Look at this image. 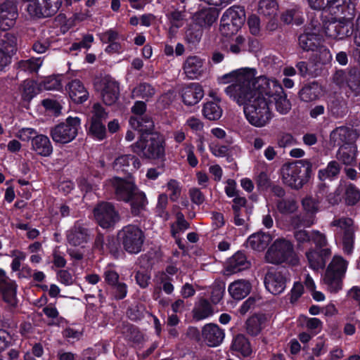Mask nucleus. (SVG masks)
<instances>
[{
    "instance_id": "nucleus-1",
    "label": "nucleus",
    "mask_w": 360,
    "mask_h": 360,
    "mask_svg": "<svg viewBox=\"0 0 360 360\" xmlns=\"http://www.w3.org/2000/svg\"><path fill=\"white\" fill-rule=\"evenodd\" d=\"M256 73L255 69H240L224 75L219 78V82L231 83L224 89L226 94L238 105L245 107L257 96L264 93V89L259 86V81L268 78L265 76L256 77Z\"/></svg>"
},
{
    "instance_id": "nucleus-2",
    "label": "nucleus",
    "mask_w": 360,
    "mask_h": 360,
    "mask_svg": "<svg viewBox=\"0 0 360 360\" xmlns=\"http://www.w3.org/2000/svg\"><path fill=\"white\" fill-rule=\"evenodd\" d=\"M312 167L313 162L309 159L285 162L280 169L281 181L286 186L298 191L309 181Z\"/></svg>"
},
{
    "instance_id": "nucleus-3",
    "label": "nucleus",
    "mask_w": 360,
    "mask_h": 360,
    "mask_svg": "<svg viewBox=\"0 0 360 360\" xmlns=\"http://www.w3.org/2000/svg\"><path fill=\"white\" fill-rule=\"evenodd\" d=\"M243 112L248 122L259 128L267 125L273 117L268 97L264 95V93L257 96L256 98L243 107Z\"/></svg>"
},
{
    "instance_id": "nucleus-4",
    "label": "nucleus",
    "mask_w": 360,
    "mask_h": 360,
    "mask_svg": "<svg viewBox=\"0 0 360 360\" xmlns=\"http://www.w3.org/2000/svg\"><path fill=\"white\" fill-rule=\"evenodd\" d=\"M264 260L275 265L283 263L296 265L298 263L292 243L285 238H278L271 243L265 253Z\"/></svg>"
},
{
    "instance_id": "nucleus-5",
    "label": "nucleus",
    "mask_w": 360,
    "mask_h": 360,
    "mask_svg": "<svg viewBox=\"0 0 360 360\" xmlns=\"http://www.w3.org/2000/svg\"><path fill=\"white\" fill-rule=\"evenodd\" d=\"M131 150L147 159H160L165 155V141L158 134H142L133 145Z\"/></svg>"
},
{
    "instance_id": "nucleus-6",
    "label": "nucleus",
    "mask_w": 360,
    "mask_h": 360,
    "mask_svg": "<svg viewBox=\"0 0 360 360\" xmlns=\"http://www.w3.org/2000/svg\"><path fill=\"white\" fill-rule=\"evenodd\" d=\"M259 86L263 89L264 95L268 97L269 104L274 101L276 110L281 115L287 114L291 109V103L282 86L275 79H260Z\"/></svg>"
},
{
    "instance_id": "nucleus-7",
    "label": "nucleus",
    "mask_w": 360,
    "mask_h": 360,
    "mask_svg": "<svg viewBox=\"0 0 360 360\" xmlns=\"http://www.w3.org/2000/svg\"><path fill=\"white\" fill-rule=\"evenodd\" d=\"M347 266L348 262L340 255H334L327 266L323 280L331 292H337L342 289Z\"/></svg>"
},
{
    "instance_id": "nucleus-8",
    "label": "nucleus",
    "mask_w": 360,
    "mask_h": 360,
    "mask_svg": "<svg viewBox=\"0 0 360 360\" xmlns=\"http://www.w3.org/2000/svg\"><path fill=\"white\" fill-rule=\"evenodd\" d=\"M330 226L338 229L336 235L340 238L342 251L345 254L351 255L354 249L356 230L354 220L346 217L335 218L330 223Z\"/></svg>"
},
{
    "instance_id": "nucleus-9",
    "label": "nucleus",
    "mask_w": 360,
    "mask_h": 360,
    "mask_svg": "<svg viewBox=\"0 0 360 360\" xmlns=\"http://www.w3.org/2000/svg\"><path fill=\"white\" fill-rule=\"evenodd\" d=\"M118 239L126 252L138 254L142 250L145 235L139 226L129 224L119 231Z\"/></svg>"
},
{
    "instance_id": "nucleus-10",
    "label": "nucleus",
    "mask_w": 360,
    "mask_h": 360,
    "mask_svg": "<svg viewBox=\"0 0 360 360\" xmlns=\"http://www.w3.org/2000/svg\"><path fill=\"white\" fill-rule=\"evenodd\" d=\"M79 127V118L69 117L65 122L52 127L50 130V136L55 143H68L75 139Z\"/></svg>"
},
{
    "instance_id": "nucleus-11",
    "label": "nucleus",
    "mask_w": 360,
    "mask_h": 360,
    "mask_svg": "<svg viewBox=\"0 0 360 360\" xmlns=\"http://www.w3.org/2000/svg\"><path fill=\"white\" fill-rule=\"evenodd\" d=\"M244 20L243 10L240 7H231L221 16L220 32L226 37L233 34L241 27Z\"/></svg>"
},
{
    "instance_id": "nucleus-12",
    "label": "nucleus",
    "mask_w": 360,
    "mask_h": 360,
    "mask_svg": "<svg viewBox=\"0 0 360 360\" xmlns=\"http://www.w3.org/2000/svg\"><path fill=\"white\" fill-rule=\"evenodd\" d=\"M67 6L70 0H64ZM63 4V0H33L27 7L28 13L33 17L47 18L56 13Z\"/></svg>"
},
{
    "instance_id": "nucleus-13",
    "label": "nucleus",
    "mask_w": 360,
    "mask_h": 360,
    "mask_svg": "<svg viewBox=\"0 0 360 360\" xmlns=\"http://www.w3.org/2000/svg\"><path fill=\"white\" fill-rule=\"evenodd\" d=\"M97 223L103 229L111 228L119 221L120 217L114 205L108 202H101L94 209Z\"/></svg>"
},
{
    "instance_id": "nucleus-14",
    "label": "nucleus",
    "mask_w": 360,
    "mask_h": 360,
    "mask_svg": "<svg viewBox=\"0 0 360 360\" xmlns=\"http://www.w3.org/2000/svg\"><path fill=\"white\" fill-rule=\"evenodd\" d=\"M102 99L105 105H111L119 98L120 87L118 83L110 77H103L101 82Z\"/></svg>"
},
{
    "instance_id": "nucleus-15",
    "label": "nucleus",
    "mask_w": 360,
    "mask_h": 360,
    "mask_svg": "<svg viewBox=\"0 0 360 360\" xmlns=\"http://www.w3.org/2000/svg\"><path fill=\"white\" fill-rule=\"evenodd\" d=\"M287 278L283 274L278 271H269L264 277L266 289L273 295L282 293L286 288Z\"/></svg>"
},
{
    "instance_id": "nucleus-16",
    "label": "nucleus",
    "mask_w": 360,
    "mask_h": 360,
    "mask_svg": "<svg viewBox=\"0 0 360 360\" xmlns=\"http://www.w3.org/2000/svg\"><path fill=\"white\" fill-rule=\"evenodd\" d=\"M309 6L315 10L330 9L333 14H344L349 7L350 0H306Z\"/></svg>"
},
{
    "instance_id": "nucleus-17",
    "label": "nucleus",
    "mask_w": 360,
    "mask_h": 360,
    "mask_svg": "<svg viewBox=\"0 0 360 360\" xmlns=\"http://www.w3.org/2000/svg\"><path fill=\"white\" fill-rule=\"evenodd\" d=\"M180 94L185 105H194L203 98L204 91L200 84L190 83L181 88Z\"/></svg>"
},
{
    "instance_id": "nucleus-18",
    "label": "nucleus",
    "mask_w": 360,
    "mask_h": 360,
    "mask_svg": "<svg viewBox=\"0 0 360 360\" xmlns=\"http://www.w3.org/2000/svg\"><path fill=\"white\" fill-rule=\"evenodd\" d=\"M89 229L80 221H77L67 234L68 243L73 246H83L89 241Z\"/></svg>"
},
{
    "instance_id": "nucleus-19",
    "label": "nucleus",
    "mask_w": 360,
    "mask_h": 360,
    "mask_svg": "<svg viewBox=\"0 0 360 360\" xmlns=\"http://www.w3.org/2000/svg\"><path fill=\"white\" fill-rule=\"evenodd\" d=\"M17 7L11 1H7L0 6V29L8 30L15 24L18 18Z\"/></svg>"
},
{
    "instance_id": "nucleus-20",
    "label": "nucleus",
    "mask_w": 360,
    "mask_h": 360,
    "mask_svg": "<svg viewBox=\"0 0 360 360\" xmlns=\"http://www.w3.org/2000/svg\"><path fill=\"white\" fill-rule=\"evenodd\" d=\"M224 331L215 323H207L202 328V336L209 347L219 345L224 338Z\"/></svg>"
},
{
    "instance_id": "nucleus-21",
    "label": "nucleus",
    "mask_w": 360,
    "mask_h": 360,
    "mask_svg": "<svg viewBox=\"0 0 360 360\" xmlns=\"http://www.w3.org/2000/svg\"><path fill=\"white\" fill-rule=\"evenodd\" d=\"M183 70L188 79H197L204 72V60L198 56L188 57L183 64Z\"/></svg>"
},
{
    "instance_id": "nucleus-22",
    "label": "nucleus",
    "mask_w": 360,
    "mask_h": 360,
    "mask_svg": "<svg viewBox=\"0 0 360 360\" xmlns=\"http://www.w3.org/2000/svg\"><path fill=\"white\" fill-rule=\"evenodd\" d=\"M141 166V162L138 158L133 155H122L117 157L113 162L115 170L124 173H131L138 169Z\"/></svg>"
},
{
    "instance_id": "nucleus-23",
    "label": "nucleus",
    "mask_w": 360,
    "mask_h": 360,
    "mask_svg": "<svg viewBox=\"0 0 360 360\" xmlns=\"http://www.w3.org/2000/svg\"><path fill=\"white\" fill-rule=\"evenodd\" d=\"M113 185L115 186L117 198L125 202L129 201L131 196L138 190L133 183L124 181L122 179H115Z\"/></svg>"
},
{
    "instance_id": "nucleus-24",
    "label": "nucleus",
    "mask_w": 360,
    "mask_h": 360,
    "mask_svg": "<svg viewBox=\"0 0 360 360\" xmlns=\"http://www.w3.org/2000/svg\"><path fill=\"white\" fill-rule=\"evenodd\" d=\"M321 43V34L306 31L298 38L299 46L304 51H314Z\"/></svg>"
},
{
    "instance_id": "nucleus-25",
    "label": "nucleus",
    "mask_w": 360,
    "mask_h": 360,
    "mask_svg": "<svg viewBox=\"0 0 360 360\" xmlns=\"http://www.w3.org/2000/svg\"><path fill=\"white\" fill-rule=\"evenodd\" d=\"M272 240V236L268 233L258 231L250 235L247 240V246L251 249L262 252Z\"/></svg>"
},
{
    "instance_id": "nucleus-26",
    "label": "nucleus",
    "mask_w": 360,
    "mask_h": 360,
    "mask_svg": "<svg viewBox=\"0 0 360 360\" xmlns=\"http://www.w3.org/2000/svg\"><path fill=\"white\" fill-rule=\"evenodd\" d=\"M251 289V283L245 279L236 280L231 283L228 287V291L231 297L238 300H240L248 295Z\"/></svg>"
},
{
    "instance_id": "nucleus-27",
    "label": "nucleus",
    "mask_w": 360,
    "mask_h": 360,
    "mask_svg": "<svg viewBox=\"0 0 360 360\" xmlns=\"http://www.w3.org/2000/svg\"><path fill=\"white\" fill-rule=\"evenodd\" d=\"M250 262L244 253L237 252L226 262V271L228 275L236 274L239 271L248 269Z\"/></svg>"
},
{
    "instance_id": "nucleus-28",
    "label": "nucleus",
    "mask_w": 360,
    "mask_h": 360,
    "mask_svg": "<svg viewBox=\"0 0 360 360\" xmlns=\"http://www.w3.org/2000/svg\"><path fill=\"white\" fill-rule=\"evenodd\" d=\"M32 149L39 155L49 157L53 153V146L49 137L38 134L32 140Z\"/></svg>"
},
{
    "instance_id": "nucleus-29",
    "label": "nucleus",
    "mask_w": 360,
    "mask_h": 360,
    "mask_svg": "<svg viewBox=\"0 0 360 360\" xmlns=\"http://www.w3.org/2000/svg\"><path fill=\"white\" fill-rule=\"evenodd\" d=\"M70 98L77 103H82L87 100L89 93L83 84L78 79H75L68 84Z\"/></svg>"
},
{
    "instance_id": "nucleus-30",
    "label": "nucleus",
    "mask_w": 360,
    "mask_h": 360,
    "mask_svg": "<svg viewBox=\"0 0 360 360\" xmlns=\"http://www.w3.org/2000/svg\"><path fill=\"white\" fill-rule=\"evenodd\" d=\"M129 124L132 128L142 134H150L154 128V123L152 119L148 115L141 117H131Z\"/></svg>"
},
{
    "instance_id": "nucleus-31",
    "label": "nucleus",
    "mask_w": 360,
    "mask_h": 360,
    "mask_svg": "<svg viewBox=\"0 0 360 360\" xmlns=\"http://www.w3.org/2000/svg\"><path fill=\"white\" fill-rule=\"evenodd\" d=\"M321 94V86L315 82L305 84L299 91V97L304 102H311L319 98Z\"/></svg>"
},
{
    "instance_id": "nucleus-32",
    "label": "nucleus",
    "mask_w": 360,
    "mask_h": 360,
    "mask_svg": "<svg viewBox=\"0 0 360 360\" xmlns=\"http://www.w3.org/2000/svg\"><path fill=\"white\" fill-rule=\"evenodd\" d=\"M221 49L227 53L238 55L246 50V39L242 35H238L226 42H223Z\"/></svg>"
},
{
    "instance_id": "nucleus-33",
    "label": "nucleus",
    "mask_w": 360,
    "mask_h": 360,
    "mask_svg": "<svg viewBox=\"0 0 360 360\" xmlns=\"http://www.w3.org/2000/svg\"><path fill=\"white\" fill-rule=\"evenodd\" d=\"M217 14L212 8L202 9L194 15V20L200 27H210L217 20Z\"/></svg>"
},
{
    "instance_id": "nucleus-34",
    "label": "nucleus",
    "mask_w": 360,
    "mask_h": 360,
    "mask_svg": "<svg viewBox=\"0 0 360 360\" xmlns=\"http://www.w3.org/2000/svg\"><path fill=\"white\" fill-rule=\"evenodd\" d=\"M129 202H130L131 213L135 216L140 214L145 210L148 203L145 193L139 189L134 193Z\"/></svg>"
},
{
    "instance_id": "nucleus-35",
    "label": "nucleus",
    "mask_w": 360,
    "mask_h": 360,
    "mask_svg": "<svg viewBox=\"0 0 360 360\" xmlns=\"http://www.w3.org/2000/svg\"><path fill=\"white\" fill-rule=\"evenodd\" d=\"M0 291L2 294L4 301L11 308H15L18 305V300L16 297L17 285L15 281L1 287Z\"/></svg>"
},
{
    "instance_id": "nucleus-36",
    "label": "nucleus",
    "mask_w": 360,
    "mask_h": 360,
    "mask_svg": "<svg viewBox=\"0 0 360 360\" xmlns=\"http://www.w3.org/2000/svg\"><path fill=\"white\" fill-rule=\"evenodd\" d=\"M231 349L240 352L243 356H248L252 353V349L248 340L242 334H238L234 338Z\"/></svg>"
},
{
    "instance_id": "nucleus-37",
    "label": "nucleus",
    "mask_w": 360,
    "mask_h": 360,
    "mask_svg": "<svg viewBox=\"0 0 360 360\" xmlns=\"http://www.w3.org/2000/svg\"><path fill=\"white\" fill-rule=\"evenodd\" d=\"M315 216L305 213L292 216L289 222L292 227L298 229L300 227H310L315 223Z\"/></svg>"
},
{
    "instance_id": "nucleus-38",
    "label": "nucleus",
    "mask_w": 360,
    "mask_h": 360,
    "mask_svg": "<svg viewBox=\"0 0 360 360\" xmlns=\"http://www.w3.org/2000/svg\"><path fill=\"white\" fill-rule=\"evenodd\" d=\"M212 307L205 299L200 300L193 309V317L198 321L205 319L212 315Z\"/></svg>"
},
{
    "instance_id": "nucleus-39",
    "label": "nucleus",
    "mask_w": 360,
    "mask_h": 360,
    "mask_svg": "<svg viewBox=\"0 0 360 360\" xmlns=\"http://www.w3.org/2000/svg\"><path fill=\"white\" fill-rule=\"evenodd\" d=\"M155 94V89L148 83H141L135 87L131 92L132 98H141L148 101Z\"/></svg>"
},
{
    "instance_id": "nucleus-40",
    "label": "nucleus",
    "mask_w": 360,
    "mask_h": 360,
    "mask_svg": "<svg viewBox=\"0 0 360 360\" xmlns=\"http://www.w3.org/2000/svg\"><path fill=\"white\" fill-rule=\"evenodd\" d=\"M340 165L337 161H330L325 169L319 171V179L321 181L332 179L340 174Z\"/></svg>"
},
{
    "instance_id": "nucleus-41",
    "label": "nucleus",
    "mask_w": 360,
    "mask_h": 360,
    "mask_svg": "<svg viewBox=\"0 0 360 360\" xmlns=\"http://www.w3.org/2000/svg\"><path fill=\"white\" fill-rule=\"evenodd\" d=\"M276 207L281 214H290L298 210L297 202L292 198H282L276 202Z\"/></svg>"
},
{
    "instance_id": "nucleus-42",
    "label": "nucleus",
    "mask_w": 360,
    "mask_h": 360,
    "mask_svg": "<svg viewBox=\"0 0 360 360\" xmlns=\"http://www.w3.org/2000/svg\"><path fill=\"white\" fill-rule=\"evenodd\" d=\"M17 45V38L11 33H6L4 38L0 41V51H3L6 56L13 53Z\"/></svg>"
},
{
    "instance_id": "nucleus-43",
    "label": "nucleus",
    "mask_w": 360,
    "mask_h": 360,
    "mask_svg": "<svg viewBox=\"0 0 360 360\" xmlns=\"http://www.w3.org/2000/svg\"><path fill=\"white\" fill-rule=\"evenodd\" d=\"M202 113L210 120H218L222 115V109L217 103L210 101L205 103Z\"/></svg>"
},
{
    "instance_id": "nucleus-44",
    "label": "nucleus",
    "mask_w": 360,
    "mask_h": 360,
    "mask_svg": "<svg viewBox=\"0 0 360 360\" xmlns=\"http://www.w3.org/2000/svg\"><path fill=\"white\" fill-rule=\"evenodd\" d=\"M306 257L309 262V267L314 270H319L325 266L326 262L321 255L315 250L310 249L306 252Z\"/></svg>"
},
{
    "instance_id": "nucleus-45",
    "label": "nucleus",
    "mask_w": 360,
    "mask_h": 360,
    "mask_svg": "<svg viewBox=\"0 0 360 360\" xmlns=\"http://www.w3.org/2000/svg\"><path fill=\"white\" fill-rule=\"evenodd\" d=\"M345 201L349 206L355 205L360 201V190L355 185L349 184L346 186Z\"/></svg>"
},
{
    "instance_id": "nucleus-46",
    "label": "nucleus",
    "mask_w": 360,
    "mask_h": 360,
    "mask_svg": "<svg viewBox=\"0 0 360 360\" xmlns=\"http://www.w3.org/2000/svg\"><path fill=\"white\" fill-rule=\"evenodd\" d=\"M352 22L349 18H342L337 20L338 39H342L352 34Z\"/></svg>"
},
{
    "instance_id": "nucleus-47",
    "label": "nucleus",
    "mask_w": 360,
    "mask_h": 360,
    "mask_svg": "<svg viewBox=\"0 0 360 360\" xmlns=\"http://www.w3.org/2000/svg\"><path fill=\"white\" fill-rule=\"evenodd\" d=\"M108 117V112L100 103H96L93 105L91 110L90 122L104 123Z\"/></svg>"
},
{
    "instance_id": "nucleus-48",
    "label": "nucleus",
    "mask_w": 360,
    "mask_h": 360,
    "mask_svg": "<svg viewBox=\"0 0 360 360\" xmlns=\"http://www.w3.org/2000/svg\"><path fill=\"white\" fill-rule=\"evenodd\" d=\"M42 65V60L40 58H32L28 60H21L18 63V68L25 72L30 73L37 72Z\"/></svg>"
},
{
    "instance_id": "nucleus-49",
    "label": "nucleus",
    "mask_w": 360,
    "mask_h": 360,
    "mask_svg": "<svg viewBox=\"0 0 360 360\" xmlns=\"http://www.w3.org/2000/svg\"><path fill=\"white\" fill-rule=\"evenodd\" d=\"M277 4L275 0H260L258 12L264 16H271L276 13Z\"/></svg>"
},
{
    "instance_id": "nucleus-50",
    "label": "nucleus",
    "mask_w": 360,
    "mask_h": 360,
    "mask_svg": "<svg viewBox=\"0 0 360 360\" xmlns=\"http://www.w3.org/2000/svg\"><path fill=\"white\" fill-rule=\"evenodd\" d=\"M262 319L259 317L257 316H251L245 322L247 333L252 336L257 335L262 331Z\"/></svg>"
},
{
    "instance_id": "nucleus-51",
    "label": "nucleus",
    "mask_w": 360,
    "mask_h": 360,
    "mask_svg": "<svg viewBox=\"0 0 360 360\" xmlns=\"http://www.w3.org/2000/svg\"><path fill=\"white\" fill-rule=\"evenodd\" d=\"M320 201L319 199L308 196L302 200V205L307 214L315 216L319 211Z\"/></svg>"
},
{
    "instance_id": "nucleus-52",
    "label": "nucleus",
    "mask_w": 360,
    "mask_h": 360,
    "mask_svg": "<svg viewBox=\"0 0 360 360\" xmlns=\"http://www.w3.org/2000/svg\"><path fill=\"white\" fill-rule=\"evenodd\" d=\"M300 14L301 12L297 9L288 10L282 14L281 19L285 23H295L297 25H300L304 21Z\"/></svg>"
},
{
    "instance_id": "nucleus-53",
    "label": "nucleus",
    "mask_w": 360,
    "mask_h": 360,
    "mask_svg": "<svg viewBox=\"0 0 360 360\" xmlns=\"http://www.w3.org/2000/svg\"><path fill=\"white\" fill-rule=\"evenodd\" d=\"M89 133L98 141L104 139L106 136V129L104 123L90 122Z\"/></svg>"
},
{
    "instance_id": "nucleus-54",
    "label": "nucleus",
    "mask_w": 360,
    "mask_h": 360,
    "mask_svg": "<svg viewBox=\"0 0 360 360\" xmlns=\"http://www.w3.org/2000/svg\"><path fill=\"white\" fill-rule=\"evenodd\" d=\"M347 86L354 92L355 96L360 95V72L349 71Z\"/></svg>"
},
{
    "instance_id": "nucleus-55",
    "label": "nucleus",
    "mask_w": 360,
    "mask_h": 360,
    "mask_svg": "<svg viewBox=\"0 0 360 360\" xmlns=\"http://www.w3.org/2000/svg\"><path fill=\"white\" fill-rule=\"evenodd\" d=\"M202 36V30L197 26H191L185 34L186 41L189 44H195L198 43Z\"/></svg>"
},
{
    "instance_id": "nucleus-56",
    "label": "nucleus",
    "mask_w": 360,
    "mask_h": 360,
    "mask_svg": "<svg viewBox=\"0 0 360 360\" xmlns=\"http://www.w3.org/2000/svg\"><path fill=\"white\" fill-rule=\"evenodd\" d=\"M10 256L13 258L11 264L12 271H20L21 262L26 258L25 253L22 251L15 249L11 251Z\"/></svg>"
},
{
    "instance_id": "nucleus-57",
    "label": "nucleus",
    "mask_w": 360,
    "mask_h": 360,
    "mask_svg": "<svg viewBox=\"0 0 360 360\" xmlns=\"http://www.w3.org/2000/svg\"><path fill=\"white\" fill-rule=\"evenodd\" d=\"M314 52H316L315 57L318 63L326 64L332 59V55L330 51L326 47L321 45V44Z\"/></svg>"
},
{
    "instance_id": "nucleus-58",
    "label": "nucleus",
    "mask_w": 360,
    "mask_h": 360,
    "mask_svg": "<svg viewBox=\"0 0 360 360\" xmlns=\"http://www.w3.org/2000/svg\"><path fill=\"white\" fill-rule=\"evenodd\" d=\"M43 312L49 319L53 321L49 325H58L63 320L59 316V312L57 309L51 304H49L43 309Z\"/></svg>"
},
{
    "instance_id": "nucleus-59",
    "label": "nucleus",
    "mask_w": 360,
    "mask_h": 360,
    "mask_svg": "<svg viewBox=\"0 0 360 360\" xmlns=\"http://www.w3.org/2000/svg\"><path fill=\"white\" fill-rule=\"evenodd\" d=\"M257 186L260 191H266L271 186V179L265 172H261L255 179Z\"/></svg>"
},
{
    "instance_id": "nucleus-60",
    "label": "nucleus",
    "mask_w": 360,
    "mask_h": 360,
    "mask_svg": "<svg viewBox=\"0 0 360 360\" xmlns=\"http://www.w3.org/2000/svg\"><path fill=\"white\" fill-rule=\"evenodd\" d=\"M225 290V285L222 283H214L211 292V300L214 304H217L222 299Z\"/></svg>"
},
{
    "instance_id": "nucleus-61",
    "label": "nucleus",
    "mask_w": 360,
    "mask_h": 360,
    "mask_svg": "<svg viewBox=\"0 0 360 360\" xmlns=\"http://www.w3.org/2000/svg\"><path fill=\"white\" fill-rule=\"evenodd\" d=\"M189 224L185 219L184 214L181 212L176 214V224L172 225V233L174 236L176 233L181 231H185L188 229Z\"/></svg>"
},
{
    "instance_id": "nucleus-62",
    "label": "nucleus",
    "mask_w": 360,
    "mask_h": 360,
    "mask_svg": "<svg viewBox=\"0 0 360 360\" xmlns=\"http://www.w3.org/2000/svg\"><path fill=\"white\" fill-rule=\"evenodd\" d=\"M167 190L170 192L169 198L172 201H176L181 195L179 183L174 179H170L167 184Z\"/></svg>"
},
{
    "instance_id": "nucleus-63",
    "label": "nucleus",
    "mask_w": 360,
    "mask_h": 360,
    "mask_svg": "<svg viewBox=\"0 0 360 360\" xmlns=\"http://www.w3.org/2000/svg\"><path fill=\"white\" fill-rule=\"evenodd\" d=\"M37 135V132L34 129L29 127L22 128L15 134V136L22 141L32 140L33 137Z\"/></svg>"
},
{
    "instance_id": "nucleus-64",
    "label": "nucleus",
    "mask_w": 360,
    "mask_h": 360,
    "mask_svg": "<svg viewBox=\"0 0 360 360\" xmlns=\"http://www.w3.org/2000/svg\"><path fill=\"white\" fill-rule=\"evenodd\" d=\"M121 36L115 30L110 29L100 34V39L103 43H112L119 41Z\"/></svg>"
}]
</instances>
